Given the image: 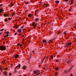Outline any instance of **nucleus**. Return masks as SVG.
<instances>
[{
    "label": "nucleus",
    "instance_id": "obj_17",
    "mask_svg": "<svg viewBox=\"0 0 76 76\" xmlns=\"http://www.w3.org/2000/svg\"><path fill=\"white\" fill-rule=\"evenodd\" d=\"M72 9H72V8H69V12H70V11H71V10H72Z\"/></svg>",
    "mask_w": 76,
    "mask_h": 76
},
{
    "label": "nucleus",
    "instance_id": "obj_5",
    "mask_svg": "<svg viewBox=\"0 0 76 76\" xmlns=\"http://www.w3.org/2000/svg\"><path fill=\"white\" fill-rule=\"evenodd\" d=\"M20 66H21V65L20 64H18V66H16V67L15 68V70H16V68L17 67H18L19 68H20Z\"/></svg>",
    "mask_w": 76,
    "mask_h": 76
},
{
    "label": "nucleus",
    "instance_id": "obj_58",
    "mask_svg": "<svg viewBox=\"0 0 76 76\" xmlns=\"http://www.w3.org/2000/svg\"><path fill=\"white\" fill-rule=\"evenodd\" d=\"M54 39H55V38H54L53 39H52V40H53H53H54Z\"/></svg>",
    "mask_w": 76,
    "mask_h": 76
},
{
    "label": "nucleus",
    "instance_id": "obj_7",
    "mask_svg": "<svg viewBox=\"0 0 76 76\" xmlns=\"http://www.w3.org/2000/svg\"><path fill=\"white\" fill-rule=\"evenodd\" d=\"M70 1H71V3H70V5L73 4V1L72 0H70L69 2H70Z\"/></svg>",
    "mask_w": 76,
    "mask_h": 76
},
{
    "label": "nucleus",
    "instance_id": "obj_49",
    "mask_svg": "<svg viewBox=\"0 0 76 76\" xmlns=\"http://www.w3.org/2000/svg\"><path fill=\"white\" fill-rule=\"evenodd\" d=\"M0 70L1 71H2V69L1 68H0Z\"/></svg>",
    "mask_w": 76,
    "mask_h": 76
},
{
    "label": "nucleus",
    "instance_id": "obj_64",
    "mask_svg": "<svg viewBox=\"0 0 76 76\" xmlns=\"http://www.w3.org/2000/svg\"><path fill=\"white\" fill-rule=\"evenodd\" d=\"M11 66L12 67V65H11Z\"/></svg>",
    "mask_w": 76,
    "mask_h": 76
},
{
    "label": "nucleus",
    "instance_id": "obj_14",
    "mask_svg": "<svg viewBox=\"0 0 76 76\" xmlns=\"http://www.w3.org/2000/svg\"><path fill=\"white\" fill-rule=\"evenodd\" d=\"M35 22H37L38 20H39V19L38 18H36L35 19Z\"/></svg>",
    "mask_w": 76,
    "mask_h": 76
},
{
    "label": "nucleus",
    "instance_id": "obj_21",
    "mask_svg": "<svg viewBox=\"0 0 76 76\" xmlns=\"http://www.w3.org/2000/svg\"><path fill=\"white\" fill-rule=\"evenodd\" d=\"M15 28H16L17 29H18V28H19V27L17 25L15 26Z\"/></svg>",
    "mask_w": 76,
    "mask_h": 76
},
{
    "label": "nucleus",
    "instance_id": "obj_10",
    "mask_svg": "<svg viewBox=\"0 0 76 76\" xmlns=\"http://www.w3.org/2000/svg\"><path fill=\"white\" fill-rule=\"evenodd\" d=\"M53 41V39H51V40H49L48 42L49 43H50L51 42H52Z\"/></svg>",
    "mask_w": 76,
    "mask_h": 76
},
{
    "label": "nucleus",
    "instance_id": "obj_47",
    "mask_svg": "<svg viewBox=\"0 0 76 76\" xmlns=\"http://www.w3.org/2000/svg\"><path fill=\"white\" fill-rule=\"evenodd\" d=\"M11 6H13V4H11Z\"/></svg>",
    "mask_w": 76,
    "mask_h": 76
},
{
    "label": "nucleus",
    "instance_id": "obj_50",
    "mask_svg": "<svg viewBox=\"0 0 76 76\" xmlns=\"http://www.w3.org/2000/svg\"><path fill=\"white\" fill-rule=\"evenodd\" d=\"M43 61H41V64H42L43 63Z\"/></svg>",
    "mask_w": 76,
    "mask_h": 76
},
{
    "label": "nucleus",
    "instance_id": "obj_54",
    "mask_svg": "<svg viewBox=\"0 0 76 76\" xmlns=\"http://www.w3.org/2000/svg\"><path fill=\"white\" fill-rule=\"evenodd\" d=\"M64 1H68V0H64Z\"/></svg>",
    "mask_w": 76,
    "mask_h": 76
},
{
    "label": "nucleus",
    "instance_id": "obj_42",
    "mask_svg": "<svg viewBox=\"0 0 76 76\" xmlns=\"http://www.w3.org/2000/svg\"><path fill=\"white\" fill-rule=\"evenodd\" d=\"M6 37H7L5 35L4 36V38H6Z\"/></svg>",
    "mask_w": 76,
    "mask_h": 76
},
{
    "label": "nucleus",
    "instance_id": "obj_48",
    "mask_svg": "<svg viewBox=\"0 0 76 76\" xmlns=\"http://www.w3.org/2000/svg\"><path fill=\"white\" fill-rule=\"evenodd\" d=\"M21 36L22 37H23V35L21 34Z\"/></svg>",
    "mask_w": 76,
    "mask_h": 76
},
{
    "label": "nucleus",
    "instance_id": "obj_8",
    "mask_svg": "<svg viewBox=\"0 0 76 76\" xmlns=\"http://www.w3.org/2000/svg\"><path fill=\"white\" fill-rule=\"evenodd\" d=\"M64 73H68L69 72V71H68V70H67V69H66V70H65L64 71Z\"/></svg>",
    "mask_w": 76,
    "mask_h": 76
},
{
    "label": "nucleus",
    "instance_id": "obj_57",
    "mask_svg": "<svg viewBox=\"0 0 76 76\" xmlns=\"http://www.w3.org/2000/svg\"><path fill=\"white\" fill-rule=\"evenodd\" d=\"M19 45V46H20V47H21V44H20V45Z\"/></svg>",
    "mask_w": 76,
    "mask_h": 76
},
{
    "label": "nucleus",
    "instance_id": "obj_19",
    "mask_svg": "<svg viewBox=\"0 0 76 76\" xmlns=\"http://www.w3.org/2000/svg\"><path fill=\"white\" fill-rule=\"evenodd\" d=\"M67 63H71V60H69L67 61Z\"/></svg>",
    "mask_w": 76,
    "mask_h": 76
},
{
    "label": "nucleus",
    "instance_id": "obj_32",
    "mask_svg": "<svg viewBox=\"0 0 76 76\" xmlns=\"http://www.w3.org/2000/svg\"><path fill=\"white\" fill-rule=\"evenodd\" d=\"M45 5L46 6H47V7L48 6H49V5L47 4H45Z\"/></svg>",
    "mask_w": 76,
    "mask_h": 76
},
{
    "label": "nucleus",
    "instance_id": "obj_62",
    "mask_svg": "<svg viewBox=\"0 0 76 76\" xmlns=\"http://www.w3.org/2000/svg\"><path fill=\"white\" fill-rule=\"evenodd\" d=\"M19 25H17V26H18V27H19Z\"/></svg>",
    "mask_w": 76,
    "mask_h": 76
},
{
    "label": "nucleus",
    "instance_id": "obj_15",
    "mask_svg": "<svg viewBox=\"0 0 76 76\" xmlns=\"http://www.w3.org/2000/svg\"><path fill=\"white\" fill-rule=\"evenodd\" d=\"M28 17H31L32 16V15L31 14H29L28 15Z\"/></svg>",
    "mask_w": 76,
    "mask_h": 76
},
{
    "label": "nucleus",
    "instance_id": "obj_33",
    "mask_svg": "<svg viewBox=\"0 0 76 76\" xmlns=\"http://www.w3.org/2000/svg\"><path fill=\"white\" fill-rule=\"evenodd\" d=\"M5 61H4L3 62H2V63H3V64H4V63H5Z\"/></svg>",
    "mask_w": 76,
    "mask_h": 76
},
{
    "label": "nucleus",
    "instance_id": "obj_56",
    "mask_svg": "<svg viewBox=\"0 0 76 76\" xmlns=\"http://www.w3.org/2000/svg\"><path fill=\"white\" fill-rule=\"evenodd\" d=\"M14 15H15V14L13 13V14H12V15H13V16H14Z\"/></svg>",
    "mask_w": 76,
    "mask_h": 76
},
{
    "label": "nucleus",
    "instance_id": "obj_40",
    "mask_svg": "<svg viewBox=\"0 0 76 76\" xmlns=\"http://www.w3.org/2000/svg\"><path fill=\"white\" fill-rule=\"evenodd\" d=\"M3 6V4H1L0 5V7H1V6Z\"/></svg>",
    "mask_w": 76,
    "mask_h": 76
},
{
    "label": "nucleus",
    "instance_id": "obj_61",
    "mask_svg": "<svg viewBox=\"0 0 76 76\" xmlns=\"http://www.w3.org/2000/svg\"><path fill=\"white\" fill-rule=\"evenodd\" d=\"M23 30H25V29L24 28L23 29Z\"/></svg>",
    "mask_w": 76,
    "mask_h": 76
},
{
    "label": "nucleus",
    "instance_id": "obj_59",
    "mask_svg": "<svg viewBox=\"0 0 76 76\" xmlns=\"http://www.w3.org/2000/svg\"><path fill=\"white\" fill-rule=\"evenodd\" d=\"M1 16V14H0V16Z\"/></svg>",
    "mask_w": 76,
    "mask_h": 76
},
{
    "label": "nucleus",
    "instance_id": "obj_55",
    "mask_svg": "<svg viewBox=\"0 0 76 76\" xmlns=\"http://www.w3.org/2000/svg\"><path fill=\"white\" fill-rule=\"evenodd\" d=\"M60 34V32H59L58 33V34Z\"/></svg>",
    "mask_w": 76,
    "mask_h": 76
},
{
    "label": "nucleus",
    "instance_id": "obj_46",
    "mask_svg": "<svg viewBox=\"0 0 76 76\" xmlns=\"http://www.w3.org/2000/svg\"><path fill=\"white\" fill-rule=\"evenodd\" d=\"M9 32L8 31L7 32L6 34H9Z\"/></svg>",
    "mask_w": 76,
    "mask_h": 76
},
{
    "label": "nucleus",
    "instance_id": "obj_3",
    "mask_svg": "<svg viewBox=\"0 0 76 76\" xmlns=\"http://www.w3.org/2000/svg\"><path fill=\"white\" fill-rule=\"evenodd\" d=\"M33 26H34V29L36 28V27H37V25L36 24L35 25V23H33Z\"/></svg>",
    "mask_w": 76,
    "mask_h": 76
},
{
    "label": "nucleus",
    "instance_id": "obj_2",
    "mask_svg": "<svg viewBox=\"0 0 76 76\" xmlns=\"http://www.w3.org/2000/svg\"><path fill=\"white\" fill-rule=\"evenodd\" d=\"M34 74H36V75H39V71L38 70H36V71H34L33 72Z\"/></svg>",
    "mask_w": 76,
    "mask_h": 76
},
{
    "label": "nucleus",
    "instance_id": "obj_34",
    "mask_svg": "<svg viewBox=\"0 0 76 76\" xmlns=\"http://www.w3.org/2000/svg\"><path fill=\"white\" fill-rule=\"evenodd\" d=\"M17 34V32L15 33V34H14V35L15 36H16V34Z\"/></svg>",
    "mask_w": 76,
    "mask_h": 76
},
{
    "label": "nucleus",
    "instance_id": "obj_52",
    "mask_svg": "<svg viewBox=\"0 0 76 76\" xmlns=\"http://www.w3.org/2000/svg\"><path fill=\"white\" fill-rule=\"evenodd\" d=\"M7 35H6V37H7L8 36L9 34H7Z\"/></svg>",
    "mask_w": 76,
    "mask_h": 76
},
{
    "label": "nucleus",
    "instance_id": "obj_24",
    "mask_svg": "<svg viewBox=\"0 0 76 76\" xmlns=\"http://www.w3.org/2000/svg\"><path fill=\"white\" fill-rule=\"evenodd\" d=\"M58 69V67H56V70H58V69Z\"/></svg>",
    "mask_w": 76,
    "mask_h": 76
},
{
    "label": "nucleus",
    "instance_id": "obj_43",
    "mask_svg": "<svg viewBox=\"0 0 76 76\" xmlns=\"http://www.w3.org/2000/svg\"><path fill=\"white\" fill-rule=\"evenodd\" d=\"M20 28H21V29L22 28H23V26H22L20 27Z\"/></svg>",
    "mask_w": 76,
    "mask_h": 76
},
{
    "label": "nucleus",
    "instance_id": "obj_36",
    "mask_svg": "<svg viewBox=\"0 0 76 76\" xmlns=\"http://www.w3.org/2000/svg\"><path fill=\"white\" fill-rule=\"evenodd\" d=\"M12 75V73H9V76H11Z\"/></svg>",
    "mask_w": 76,
    "mask_h": 76
},
{
    "label": "nucleus",
    "instance_id": "obj_45",
    "mask_svg": "<svg viewBox=\"0 0 76 76\" xmlns=\"http://www.w3.org/2000/svg\"><path fill=\"white\" fill-rule=\"evenodd\" d=\"M12 18H8V20H10V19H11Z\"/></svg>",
    "mask_w": 76,
    "mask_h": 76
},
{
    "label": "nucleus",
    "instance_id": "obj_16",
    "mask_svg": "<svg viewBox=\"0 0 76 76\" xmlns=\"http://www.w3.org/2000/svg\"><path fill=\"white\" fill-rule=\"evenodd\" d=\"M19 57V55L16 54L15 57V58H18Z\"/></svg>",
    "mask_w": 76,
    "mask_h": 76
},
{
    "label": "nucleus",
    "instance_id": "obj_51",
    "mask_svg": "<svg viewBox=\"0 0 76 76\" xmlns=\"http://www.w3.org/2000/svg\"><path fill=\"white\" fill-rule=\"evenodd\" d=\"M3 30H4V29H2L1 30V31H3Z\"/></svg>",
    "mask_w": 76,
    "mask_h": 76
},
{
    "label": "nucleus",
    "instance_id": "obj_41",
    "mask_svg": "<svg viewBox=\"0 0 76 76\" xmlns=\"http://www.w3.org/2000/svg\"><path fill=\"white\" fill-rule=\"evenodd\" d=\"M4 75H6V73H5L4 72Z\"/></svg>",
    "mask_w": 76,
    "mask_h": 76
},
{
    "label": "nucleus",
    "instance_id": "obj_39",
    "mask_svg": "<svg viewBox=\"0 0 76 76\" xmlns=\"http://www.w3.org/2000/svg\"><path fill=\"white\" fill-rule=\"evenodd\" d=\"M56 61L57 62V63L58 62V59L56 60Z\"/></svg>",
    "mask_w": 76,
    "mask_h": 76
},
{
    "label": "nucleus",
    "instance_id": "obj_31",
    "mask_svg": "<svg viewBox=\"0 0 76 76\" xmlns=\"http://www.w3.org/2000/svg\"><path fill=\"white\" fill-rule=\"evenodd\" d=\"M73 67H74V65H72V66H71V69H72V68H73Z\"/></svg>",
    "mask_w": 76,
    "mask_h": 76
},
{
    "label": "nucleus",
    "instance_id": "obj_18",
    "mask_svg": "<svg viewBox=\"0 0 76 76\" xmlns=\"http://www.w3.org/2000/svg\"><path fill=\"white\" fill-rule=\"evenodd\" d=\"M56 3H57V4H58L59 3V1H56L55 2Z\"/></svg>",
    "mask_w": 76,
    "mask_h": 76
},
{
    "label": "nucleus",
    "instance_id": "obj_37",
    "mask_svg": "<svg viewBox=\"0 0 76 76\" xmlns=\"http://www.w3.org/2000/svg\"><path fill=\"white\" fill-rule=\"evenodd\" d=\"M32 53H35V52L34 51V50H33L32 51Z\"/></svg>",
    "mask_w": 76,
    "mask_h": 76
},
{
    "label": "nucleus",
    "instance_id": "obj_9",
    "mask_svg": "<svg viewBox=\"0 0 76 76\" xmlns=\"http://www.w3.org/2000/svg\"><path fill=\"white\" fill-rule=\"evenodd\" d=\"M72 44V43H69L68 42L66 43V44L68 45H71V44Z\"/></svg>",
    "mask_w": 76,
    "mask_h": 76
},
{
    "label": "nucleus",
    "instance_id": "obj_60",
    "mask_svg": "<svg viewBox=\"0 0 76 76\" xmlns=\"http://www.w3.org/2000/svg\"><path fill=\"white\" fill-rule=\"evenodd\" d=\"M74 25H76V22L75 23H74Z\"/></svg>",
    "mask_w": 76,
    "mask_h": 76
},
{
    "label": "nucleus",
    "instance_id": "obj_53",
    "mask_svg": "<svg viewBox=\"0 0 76 76\" xmlns=\"http://www.w3.org/2000/svg\"><path fill=\"white\" fill-rule=\"evenodd\" d=\"M20 44H19V43H18L17 44L18 45H19Z\"/></svg>",
    "mask_w": 76,
    "mask_h": 76
},
{
    "label": "nucleus",
    "instance_id": "obj_27",
    "mask_svg": "<svg viewBox=\"0 0 76 76\" xmlns=\"http://www.w3.org/2000/svg\"><path fill=\"white\" fill-rule=\"evenodd\" d=\"M71 69H72V68H71L69 69V70H68V71H69V72H70V70H71Z\"/></svg>",
    "mask_w": 76,
    "mask_h": 76
},
{
    "label": "nucleus",
    "instance_id": "obj_23",
    "mask_svg": "<svg viewBox=\"0 0 76 76\" xmlns=\"http://www.w3.org/2000/svg\"><path fill=\"white\" fill-rule=\"evenodd\" d=\"M44 60H45V57H44L42 59V61H44Z\"/></svg>",
    "mask_w": 76,
    "mask_h": 76
},
{
    "label": "nucleus",
    "instance_id": "obj_63",
    "mask_svg": "<svg viewBox=\"0 0 76 76\" xmlns=\"http://www.w3.org/2000/svg\"><path fill=\"white\" fill-rule=\"evenodd\" d=\"M30 58L31 57V56L30 55Z\"/></svg>",
    "mask_w": 76,
    "mask_h": 76
},
{
    "label": "nucleus",
    "instance_id": "obj_26",
    "mask_svg": "<svg viewBox=\"0 0 76 76\" xmlns=\"http://www.w3.org/2000/svg\"><path fill=\"white\" fill-rule=\"evenodd\" d=\"M68 45L67 44H66V45H65V47L66 48V47H67V46H68Z\"/></svg>",
    "mask_w": 76,
    "mask_h": 76
},
{
    "label": "nucleus",
    "instance_id": "obj_22",
    "mask_svg": "<svg viewBox=\"0 0 76 76\" xmlns=\"http://www.w3.org/2000/svg\"><path fill=\"white\" fill-rule=\"evenodd\" d=\"M55 76H57L58 73V72H56V73H55Z\"/></svg>",
    "mask_w": 76,
    "mask_h": 76
},
{
    "label": "nucleus",
    "instance_id": "obj_4",
    "mask_svg": "<svg viewBox=\"0 0 76 76\" xmlns=\"http://www.w3.org/2000/svg\"><path fill=\"white\" fill-rule=\"evenodd\" d=\"M17 31L18 32H20V33H22V29H21L19 28L17 30Z\"/></svg>",
    "mask_w": 76,
    "mask_h": 76
},
{
    "label": "nucleus",
    "instance_id": "obj_28",
    "mask_svg": "<svg viewBox=\"0 0 76 76\" xmlns=\"http://www.w3.org/2000/svg\"><path fill=\"white\" fill-rule=\"evenodd\" d=\"M64 35H66V31H65L64 32Z\"/></svg>",
    "mask_w": 76,
    "mask_h": 76
},
{
    "label": "nucleus",
    "instance_id": "obj_6",
    "mask_svg": "<svg viewBox=\"0 0 76 76\" xmlns=\"http://www.w3.org/2000/svg\"><path fill=\"white\" fill-rule=\"evenodd\" d=\"M38 13V11L37 10H36L35 11V15L36 16V15Z\"/></svg>",
    "mask_w": 76,
    "mask_h": 76
},
{
    "label": "nucleus",
    "instance_id": "obj_35",
    "mask_svg": "<svg viewBox=\"0 0 76 76\" xmlns=\"http://www.w3.org/2000/svg\"><path fill=\"white\" fill-rule=\"evenodd\" d=\"M7 70V68L6 67L5 68V70Z\"/></svg>",
    "mask_w": 76,
    "mask_h": 76
},
{
    "label": "nucleus",
    "instance_id": "obj_11",
    "mask_svg": "<svg viewBox=\"0 0 76 76\" xmlns=\"http://www.w3.org/2000/svg\"><path fill=\"white\" fill-rule=\"evenodd\" d=\"M4 9H0V13L1 12H2V11H4Z\"/></svg>",
    "mask_w": 76,
    "mask_h": 76
},
{
    "label": "nucleus",
    "instance_id": "obj_38",
    "mask_svg": "<svg viewBox=\"0 0 76 76\" xmlns=\"http://www.w3.org/2000/svg\"><path fill=\"white\" fill-rule=\"evenodd\" d=\"M29 3L28 2H27L26 3H25V4H28Z\"/></svg>",
    "mask_w": 76,
    "mask_h": 76
},
{
    "label": "nucleus",
    "instance_id": "obj_20",
    "mask_svg": "<svg viewBox=\"0 0 76 76\" xmlns=\"http://www.w3.org/2000/svg\"><path fill=\"white\" fill-rule=\"evenodd\" d=\"M26 66H24L23 67V68L24 69H26Z\"/></svg>",
    "mask_w": 76,
    "mask_h": 76
},
{
    "label": "nucleus",
    "instance_id": "obj_30",
    "mask_svg": "<svg viewBox=\"0 0 76 76\" xmlns=\"http://www.w3.org/2000/svg\"><path fill=\"white\" fill-rule=\"evenodd\" d=\"M4 21H5V22H7V19H6L4 20Z\"/></svg>",
    "mask_w": 76,
    "mask_h": 76
},
{
    "label": "nucleus",
    "instance_id": "obj_12",
    "mask_svg": "<svg viewBox=\"0 0 76 76\" xmlns=\"http://www.w3.org/2000/svg\"><path fill=\"white\" fill-rule=\"evenodd\" d=\"M8 15L7 14H4V17H7V16Z\"/></svg>",
    "mask_w": 76,
    "mask_h": 76
},
{
    "label": "nucleus",
    "instance_id": "obj_1",
    "mask_svg": "<svg viewBox=\"0 0 76 76\" xmlns=\"http://www.w3.org/2000/svg\"><path fill=\"white\" fill-rule=\"evenodd\" d=\"M6 49V48L4 46L1 45L0 46V50L1 51H5Z\"/></svg>",
    "mask_w": 76,
    "mask_h": 76
},
{
    "label": "nucleus",
    "instance_id": "obj_29",
    "mask_svg": "<svg viewBox=\"0 0 76 76\" xmlns=\"http://www.w3.org/2000/svg\"><path fill=\"white\" fill-rule=\"evenodd\" d=\"M51 59H53V55L51 56Z\"/></svg>",
    "mask_w": 76,
    "mask_h": 76
},
{
    "label": "nucleus",
    "instance_id": "obj_25",
    "mask_svg": "<svg viewBox=\"0 0 76 76\" xmlns=\"http://www.w3.org/2000/svg\"><path fill=\"white\" fill-rule=\"evenodd\" d=\"M18 71H17L16 70H15L14 71V73H17Z\"/></svg>",
    "mask_w": 76,
    "mask_h": 76
},
{
    "label": "nucleus",
    "instance_id": "obj_13",
    "mask_svg": "<svg viewBox=\"0 0 76 76\" xmlns=\"http://www.w3.org/2000/svg\"><path fill=\"white\" fill-rule=\"evenodd\" d=\"M42 41L44 43H47V41L45 40H43Z\"/></svg>",
    "mask_w": 76,
    "mask_h": 76
},
{
    "label": "nucleus",
    "instance_id": "obj_44",
    "mask_svg": "<svg viewBox=\"0 0 76 76\" xmlns=\"http://www.w3.org/2000/svg\"><path fill=\"white\" fill-rule=\"evenodd\" d=\"M21 33H20L19 34V36H20V35H21Z\"/></svg>",
    "mask_w": 76,
    "mask_h": 76
}]
</instances>
